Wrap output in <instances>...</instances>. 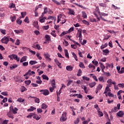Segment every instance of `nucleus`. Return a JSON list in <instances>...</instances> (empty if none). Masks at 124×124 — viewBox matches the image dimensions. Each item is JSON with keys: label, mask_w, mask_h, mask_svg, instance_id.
Masks as SVG:
<instances>
[{"label": "nucleus", "mask_w": 124, "mask_h": 124, "mask_svg": "<svg viewBox=\"0 0 124 124\" xmlns=\"http://www.w3.org/2000/svg\"><path fill=\"white\" fill-rule=\"evenodd\" d=\"M62 22L61 23L63 25L66 22V16L64 15H59L58 16L57 23H60V22Z\"/></svg>", "instance_id": "obj_1"}, {"label": "nucleus", "mask_w": 124, "mask_h": 124, "mask_svg": "<svg viewBox=\"0 0 124 124\" xmlns=\"http://www.w3.org/2000/svg\"><path fill=\"white\" fill-rule=\"evenodd\" d=\"M95 12H96V13L98 15H99L100 18L102 21H107V20H106L105 18H103V17H102V16H104V17H107V16H108V14H106L104 13H100V12H99V11H98V10L95 11Z\"/></svg>", "instance_id": "obj_2"}, {"label": "nucleus", "mask_w": 124, "mask_h": 124, "mask_svg": "<svg viewBox=\"0 0 124 124\" xmlns=\"http://www.w3.org/2000/svg\"><path fill=\"white\" fill-rule=\"evenodd\" d=\"M76 37L77 38H79V42H82V40H83V36H82V30H81V29H79L78 31Z\"/></svg>", "instance_id": "obj_3"}, {"label": "nucleus", "mask_w": 124, "mask_h": 124, "mask_svg": "<svg viewBox=\"0 0 124 124\" xmlns=\"http://www.w3.org/2000/svg\"><path fill=\"white\" fill-rule=\"evenodd\" d=\"M8 58L10 59V60H15L17 62H20V58H18V56L16 54H12L8 56Z\"/></svg>", "instance_id": "obj_4"}, {"label": "nucleus", "mask_w": 124, "mask_h": 124, "mask_svg": "<svg viewBox=\"0 0 124 124\" xmlns=\"http://www.w3.org/2000/svg\"><path fill=\"white\" fill-rule=\"evenodd\" d=\"M1 42L4 44H7L9 42V38L8 37L4 36L1 39Z\"/></svg>", "instance_id": "obj_5"}, {"label": "nucleus", "mask_w": 124, "mask_h": 124, "mask_svg": "<svg viewBox=\"0 0 124 124\" xmlns=\"http://www.w3.org/2000/svg\"><path fill=\"white\" fill-rule=\"evenodd\" d=\"M60 121L61 122H65V121H66V112H63L60 118Z\"/></svg>", "instance_id": "obj_6"}, {"label": "nucleus", "mask_w": 124, "mask_h": 124, "mask_svg": "<svg viewBox=\"0 0 124 124\" xmlns=\"http://www.w3.org/2000/svg\"><path fill=\"white\" fill-rule=\"evenodd\" d=\"M33 74H35V72H34V71H31V70H29V71L25 73V75H24V77H26V76H31V75H33Z\"/></svg>", "instance_id": "obj_7"}, {"label": "nucleus", "mask_w": 124, "mask_h": 124, "mask_svg": "<svg viewBox=\"0 0 124 124\" xmlns=\"http://www.w3.org/2000/svg\"><path fill=\"white\" fill-rule=\"evenodd\" d=\"M40 93H41L44 95H48L49 94V91L47 89L41 90H40Z\"/></svg>", "instance_id": "obj_8"}, {"label": "nucleus", "mask_w": 124, "mask_h": 124, "mask_svg": "<svg viewBox=\"0 0 124 124\" xmlns=\"http://www.w3.org/2000/svg\"><path fill=\"white\" fill-rule=\"evenodd\" d=\"M46 19V17H44V15H42L39 18V21L40 22V23H44Z\"/></svg>", "instance_id": "obj_9"}, {"label": "nucleus", "mask_w": 124, "mask_h": 124, "mask_svg": "<svg viewBox=\"0 0 124 124\" xmlns=\"http://www.w3.org/2000/svg\"><path fill=\"white\" fill-rule=\"evenodd\" d=\"M11 108H10V111L7 113V116L9 118L11 119H14V116H13V114L11 112Z\"/></svg>", "instance_id": "obj_10"}, {"label": "nucleus", "mask_w": 124, "mask_h": 124, "mask_svg": "<svg viewBox=\"0 0 124 124\" xmlns=\"http://www.w3.org/2000/svg\"><path fill=\"white\" fill-rule=\"evenodd\" d=\"M106 68H107V69H108V67L109 68H114V65H113V63H112L111 64L106 63Z\"/></svg>", "instance_id": "obj_11"}, {"label": "nucleus", "mask_w": 124, "mask_h": 124, "mask_svg": "<svg viewBox=\"0 0 124 124\" xmlns=\"http://www.w3.org/2000/svg\"><path fill=\"white\" fill-rule=\"evenodd\" d=\"M68 10L69 11V15H75V12H74V10L70 8H68Z\"/></svg>", "instance_id": "obj_12"}, {"label": "nucleus", "mask_w": 124, "mask_h": 124, "mask_svg": "<svg viewBox=\"0 0 124 124\" xmlns=\"http://www.w3.org/2000/svg\"><path fill=\"white\" fill-rule=\"evenodd\" d=\"M110 87L108 85L105 90V92H104V93H110L111 92V90L110 89Z\"/></svg>", "instance_id": "obj_13"}, {"label": "nucleus", "mask_w": 124, "mask_h": 124, "mask_svg": "<svg viewBox=\"0 0 124 124\" xmlns=\"http://www.w3.org/2000/svg\"><path fill=\"white\" fill-rule=\"evenodd\" d=\"M14 31L17 34H19V33H24V31H23L21 29H19L18 30H14Z\"/></svg>", "instance_id": "obj_14"}, {"label": "nucleus", "mask_w": 124, "mask_h": 124, "mask_svg": "<svg viewBox=\"0 0 124 124\" xmlns=\"http://www.w3.org/2000/svg\"><path fill=\"white\" fill-rule=\"evenodd\" d=\"M15 80L16 82H20V83L23 82V79H21V78L20 77H15Z\"/></svg>", "instance_id": "obj_15"}, {"label": "nucleus", "mask_w": 124, "mask_h": 124, "mask_svg": "<svg viewBox=\"0 0 124 124\" xmlns=\"http://www.w3.org/2000/svg\"><path fill=\"white\" fill-rule=\"evenodd\" d=\"M28 59V57L27 56H23L21 58L20 60V62H26Z\"/></svg>", "instance_id": "obj_16"}, {"label": "nucleus", "mask_w": 124, "mask_h": 124, "mask_svg": "<svg viewBox=\"0 0 124 124\" xmlns=\"http://www.w3.org/2000/svg\"><path fill=\"white\" fill-rule=\"evenodd\" d=\"M124 111H119L117 113V115L118 117H120V118H122L123 117V116H124Z\"/></svg>", "instance_id": "obj_17"}, {"label": "nucleus", "mask_w": 124, "mask_h": 124, "mask_svg": "<svg viewBox=\"0 0 124 124\" xmlns=\"http://www.w3.org/2000/svg\"><path fill=\"white\" fill-rule=\"evenodd\" d=\"M31 98H34V101L36 103H39L40 102V100L39 98L36 97L31 96Z\"/></svg>", "instance_id": "obj_18"}, {"label": "nucleus", "mask_w": 124, "mask_h": 124, "mask_svg": "<svg viewBox=\"0 0 124 124\" xmlns=\"http://www.w3.org/2000/svg\"><path fill=\"white\" fill-rule=\"evenodd\" d=\"M52 87H49V91L50 93H53V91L55 89H56V85H54V84L51 85Z\"/></svg>", "instance_id": "obj_19"}, {"label": "nucleus", "mask_w": 124, "mask_h": 124, "mask_svg": "<svg viewBox=\"0 0 124 124\" xmlns=\"http://www.w3.org/2000/svg\"><path fill=\"white\" fill-rule=\"evenodd\" d=\"M103 52V55H105V56H107V55H108L109 54V50L108 49H104L102 50Z\"/></svg>", "instance_id": "obj_20"}, {"label": "nucleus", "mask_w": 124, "mask_h": 124, "mask_svg": "<svg viewBox=\"0 0 124 124\" xmlns=\"http://www.w3.org/2000/svg\"><path fill=\"white\" fill-rule=\"evenodd\" d=\"M66 69L68 71H72V70H73V67L71 66H67L66 67Z\"/></svg>", "instance_id": "obj_21"}, {"label": "nucleus", "mask_w": 124, "mask_h": 124, "mask_svg": "<svg viewBox=\"0 0 124 124\" xmlns=\"http://www.w3.org/2000/svg\"><path fill=\"white\" fill-rule=\"evenodd\" d=\"M65 56L67 59H69V54H68V50L64 49Z\"/></svg>", "instance_id": "obj_22"}, {"label": "nucleus", "mask_w": 124, "mask_h": 124, "mask_svg": "<svg viewBox=\"0 0 124 124\" xmlns=\"http://www.w3.org/2000/svg\"><path fill=\"white\" fill-rule=\"evenodd\" d=\"M96 85V82H93L89 83V85L90 88H93Z\"/></svg>", "instance_id": "obj_23"}, {"label": "nucleus", "mask_w": 124, "mask_h": 124, "mask_svg": "<svg viewBox=\"0 0 124 124\" xmlns=\"http://www.w3.org/2000/svg\"><path fill=\"white\" fill-rule=\"evenodd\" d=\"M36 108H34V107H31L30 108L27 109L28 112H31L34 110H36Z\"/></svg>", "instance_id": "obj_24"}, {"label": "nucleus", "mask_w": 124, "mask_h": 124, "mask_svg": "<svg viewBox=\"0 0 124 124\" xmlns=\"http://www.w3.org/2000/svg\"><path fill=\"white\" fill-rule=\"evenodd\" d=\"M47 107L48 106L45 103L42 104L41 105V108L42 109H44V110L46 109Z\"/></svg>", "instance_id": "obj_25"}, {"label": "nucleus", "mask_w": 124, "mask_h": 124, "mask_svg": "<svg viewBox=\"0 0 124 124\" xmlns=\"http://www.w3.org/2000/svg\"><path fill=\"white\" fill-rule=\"evenodd\" d=\"M54 62L56 63L57 65L59 66V67H61V63H60L58 59H54Z\"/></svg>", "instance_id": "obj_26"}, {"label": "nucleus", "mask_w": 124, "mask_h": 124, "mask_svg": "<svg viewBox=\"0 0 124 124\" xmlns=\"http://www.w3.org/2000/svg\"><path fill=\"white\" fill-rule=\"evenodd\" d=\"M107 83H108V87H111V86H112V79H108L107 80Z\"/></svg>", "instance_id": "obj_27"}, {"label": "nucleus", "mask_w": 124, "mask_h": 124, "mask_svg": "<svg viewBox=\"0 0 124 124\" xmlns=\"http://www.w3.org/2000/svg\"><path fill=\"white\" fill-rule=\"evenodd\" d=\"M33 26H34L36 29H38V22L37 21H34L33 23Z\"/></svg>", "instance_id": "obj_28"}, {"label": "nucleus", "mask_w": 124, "mask_h": 124, "mask_svg": "<svg viewBox=\"0 0 124 124\" xmlns=\"http://www.w3.org/2000/svg\"><path fill=\"white\" fill-rule=\"evenodd\" d=\"M21 19V17H19V18H17L16 20V23L17 25H21V24H22V20H20Z\"/></svg>", "instance_id": "obj_29"}, {"label": "nucleus", "mask_w": 124, "mask_h": 124, "mask_svg": "<svg viewBox=\"0 0 124 124\" xmlns=\"http://www.w3.org/2000/svg\"><path fill=\"white\" fill-rule=\"evenodd\" d=\"M111 7H112V8H113V9H115V10H119L121 9V8H120L119 7H117L114 4H112Z\"/></svg>", "instance_id": "obj_30"}, {"label": "nucleus", "mask_w": 124, "mask_h": 124, "mask_svg": "<svg viewBox=\"0 0 124 124\" xmlns=\"http://www.w3.org/2000/svg\"><path fill=\"white\" fill-rule=\"evenodd\" d=\"M42 77L44 80H47V81L49 80V78H48V76H46V75H43Z\"/></svg>", "instance_id": "obj_31"}, {"label": "nucleus", "mask_w": 124, "mask_h": 124, "mask_svg": "<svg viewBox=\"0 0 124 124\" xmlns=\"http://www.w3.org/2000/svg\"><path fill=\"white\" fill-rule=\"evenodd\" d=\"M99 63L100 64V67L101 68V69H105V66H104L103 63L99 62Z\"/></svg>", "instance_id": "obj_32"}, {"label": "nucleus", "mask_w": 124, "mask_h": 124, "mask_svg": "<svg viewBox=\"0 0 124 124\" xmlns=\"http://www.w3.org/2000/svg\"><path fill=\"white\" fill-rule=\"evenodd\" d=\"M94 14L95 15V16L96 17V18L97 19V22H99V21H100V18H99L98 17V16L97 15H98V14L97 13H96V12H94Z\"/></svg>", "instance_id": "obj_33"}, {"label": "nucleus", "mask_w": 124, "mask_h": 124, "mask_svg": "<svg viewBox=\"0 0 124 124\" xmlns=\"http://www.w3.org/2000/svg\"><path fill=\"white\" fill-rule=\"evenodd\" d=\"M108 46V44L106 43L104 45H102L101 46L100 48L102 50V49H104L105 48H106V47H107Z\"/></svg>", "instance_id": "obj_34"}, {"label": "nucleus", "mask_w": 124, "mask_h": 124, "mask_svg": "<svg viewBox=\"0 0 124 124\" xmlns=\"http://www.w3.org/2000/svg\"><path fill=\"white\" fill-rule=\"evenodd\" d=\"M89 68H92L93 70L95 69V66H94L93 64H90L88 66Z\"/></svg>", "instance_id": "obj_35"}, {"label": "nucleus", "mask_w": 124, "mask_h": 124, "mask_svg": "<svg viewBox=\"0 0 124 124\" xmlns=\"http://www.w3.org/2000/svg\"><path fill=\"white\" fill-rule=\"evenodd\" d=\"M45 38L46 39V41H50L51 40V37L49 35H46Z\"/></svg>", "instance_id": "obj_36"}, {"label": "nucleus", "mask_w": 124, "mask_h": 124, "mask_svg": "<svg viewBox=\"0 0 124 124\" xmlns=\"http://www.w3.org/2000/svg\"><path fill=\"white\" fill-rule=\"evenodd\" d=\"M17 111H18V108H12V112L13 114H17Z\"/></svg>", "instance_id": "obj_37"}, {"label": "nucleus", "mask_w": 124, "mask_h": 124, "mask_svg": "<svg viewBox=\"0 0 124 124\" xmlns=\"http://www.w3.org/2000/svg\"><path fill=\"white\" fill-rule=\"evenodd\" d=\"M50 34H51V35H52V36H53L54 37H57V34L56 33V31H52L50 33Z\"/></svg>", "instance_id": "obj_38"}, {"label": "nucleus", "mask_w": 124, "mask_h": 124, "mask_svg": "<svg viewBox=\"0 0 124 124\" xmlns=\"http://www.w3.org/2000/svg\"><path fill=\"white\" fill-rule=\"evenodd\" d=\"M44 12L42 13V15H44V14H46L48 12V8L47 7H44Z\"/></svg>", "instance_id": "obj_39"}, {"label": "nucleus", "mask_w": 124, "mask_h": 124, "mask_svg": "<svg viewBox=\"0 0 124 124\" xmlns=\"http://www.w3.org/2000/svg\"><path fill=\"white\" fill-rule=\"evenodd\" d=\"M82 17H83V19L87 18V14L85 12H82Z\"/></svg>", "instance_id": "obj_40"}, {"label": "nucleus", "mask_w": 124, "mask_h": 124, "mask_svg": "<svg viewBox=\"0 0 124 124\" xmlns=\"http://www.w3.org/2000/svg\"><path fill=\"white\" fill-rule=\"evenodd\" d=\"M37 62L34 61H31L29 62L30 64H31V65H33V64H35V63H37Z\"/></svg>", "instance_id": "obj_41"}, {"label": "nucleus", "mask_w": 124, "mask_h": 124, "mask_svg": "<svg viewBox=\"0 0 124 124\" xmlns=\"http://www.w3.org/2000/svg\"><path fill=\"white\" fill-rule=\"evenodd\" d=\"M82 79L84 81H90V78H88L86 76L82 77Z\"/></svg>", "instance_id": "obj_42"}, {"label": "nucleus", "mask_w": 124, "mask_h": 124, "mask_svg": "<svg viewBox=\"0 0 124 124\" xmlns=\"http://www.w3.org/2000/svg\"><path fill=\"white\" fill-rule=\"evenodd\" d=\"M92 63L93 64H94L95 66H97L98 65V62H97V61L93 60V61H92Z\"/></svg>", "instance_id": "obj_43"}, {"label": "nucleus", "mask_w": 124, "mask_h": 124, "mask_svg": "<svg viewBox=\"0 0 124 124\" xmlns=\"http://www.w3.org/2000/svg\"><path fill=\"white\" fill-rule=\"evenodd\" d=\"M0 32L1 33H2V34H6V30H5L0 29Z\"/></svg>", "instance_id": "obj_44"}, {"label": "nucleus", "mask_w": 124, "mask_h": 124, "mask_svg": "<svg viewBox=\"0 0 124 124\" xmlns=\"http://www.w3.org/2000/svg\"><path fill=\"white\" fill-rule=\"evenodd\" d=\"M82 22L83 23V24H85V25H87V26H90V23H89L86 20H82Z\"/></svg>", "instance_id": "obj_45"}, {"label": "nucleus", "mask_w": 124, "mask_h": 124, "mask_svg": "<svg viewBox=\"0 0 124 124\" xmlns=\"http://www.w3.org/2000/svg\"><path fill=\"white\" fill-rule=\"evenodd\" d=\"M118 110L117 107H115L111 109V112H117Z\"/></svg>", "instance_id": "obj_46"}, {"label": "nucleus", "mask_w": 124, "mask_h": 124, "mask_svg": "<svg viewBox=\"0 0 124 124\" xmlns=\"http://www.w3.org/2000/svg\"><path fill=\"white\" fill-rule=\"evenodd\" d=\"M102 87H103V86L102 85V84H99L97 86V90H99V91H100V90H101V89H102Z\"/></svg>", "instance_id": "obj_47"}, {"label": "nucleus", "mask_w": 124, "mask_h": 124, "mask_svg": "<svg viewBox=\"0 0 124 124\" xmlns=\"http://www.w3.org/2000/svg\"><path fill=\"white\" fill-rule=\"evenodd\" d=\"M74 31V27H71L70 28L67 32L68 33H70V32H71L72 31Z\"/></svg>", "instance_id": "obj_48"}, {"label": "nucleus", "mask_w": 124, "mask_h": 124, "mask_svg": "<svg viewBox=\"0 0 124 124\" xmlns=\"http://www.w3.org/2000/svg\"><path fill=\"white\" fill-rule=\"evenodd\" d=\"M67 33H68L67 31H63L61 34L60 36H63L64 35H65V34H67Z\"/></svg>", "instance_id": "obj_49"}, {"label": "nucleus", "mask_w": 124, "mask_h": 124, "mask_svg": "<svg viewBox=\"0 0 124 124\" xmlns=\"http://www.w3.org/2000/svg\"><path fill=\"white\" fill-rule=\"evenodd\" d=\"M24 22L25 23H27V24H29L30 23V20H29V17L28 16H26L24 19Z\"/></svg>", "instance_id": "obj_50"}, {"label": "nucleus", "mask_w": 124, "mask_h": 124, "mask_svg": "<svg viewBox=\"0 0 124 124\" xmlns=\"http://www.w3.org/2000/svg\"><path fill=\"white\" fill-rule=\"evenodd\" d=\"M25 91H27V89H26L25 86H22L21 88V93H24V92H25Z\"/></svg>", "instance_id": "obj_51"}, {"label": "nucleus", "mask_w": 124, "mask_h": 124, "mask_svg": "<svg viewBox=\"0 0 124 124\" xmlns=\"http://www.w3.org/2000/svg\"><path fill=\"white\" fill-rule=\"evenodd\" d=\"M17 101H18V102H20V103H22V102H24V101H25V99L20 98L17 100Z\"/></svg>", "instance_id": "obj_52"}, {"label": "nucleus", "mask_w": 124, "mask_h": 124, "mask_svg": "<svg viewBox=\"0 0 124 124\" xmlns=\"http://www.w3.org/2000/svg\"><path fill=\"white\" fill-rule=\"evenodd\" d=\"M81 74H82V70L79 69L77 74V76L80 77L81 76Z\"/></svg>", "instance_id": "obj_53"}, {"label": "nucleus", "mask_w": 124, "mask_h": 124, "mask_svg": "<svg viewBox=\"0 0 124 124\" xmlns=\"http://www.w3.org/2000/svg\"><path fill=\"white\" fill-rule=\"evenodd\" d=\"M43 29L45 30V31H47V30L49 29V25L43 26Z\"/></svg>", "instance_id": "obj_54"}, {"label": "nucleus", "mask_w": 124, "mask_h": 124, "mask_svg": "<svg viewBox=\"0 0 124 124\" xmlns=\"http://www.w3.org/2000/svg\"><path fill=\"white\" fill-rule=\"evenodd\" d=\"M11 20L12 21V22H15V21L16 20V17L15 16H12L10 18Z\"/></svg>", "instance_id": "obj_55"}, {"label": "nucleus", "mask_w": 124, "mask_h": 124, "mask_svg": "<svg viewBox=\"0 0 124 124\" xmlns=\"http://www.w3.org/2000/svg\"><path fill=\"white\" fill-rule=\"evenodd\" d=\"M99 62H106V57H104L103 58H102L101 59H100L99 60Z\"/></svg>", "instance_id": "obj_56"}, {"label": "nucleus", "mask_w": 124, "mask_h": 124, "mask_svg": "<svg viewBox=\"0 0 124 124\" xmlns=\"http://www.w3.org/2000/svg\"><path fill=\"white\" fill-rule=\"evenodd\" d=\"M98 80H99V81H100V82H102L103 83L104 82V79L103 77H99L98 78Z\"/></svg>", "instance_id": "obj_57"}, {"label": "nucleus", "mask_w": 124, "mask_h": 124, "mask_svg": "<svg viewBox=\"0 0 124 124\" xmlns=\"http://www.w3.org/2000/svg\"><path fill=\"white\" fill-rule=\"evenodd\" d=\"M25 83L26 85H30V84H31V80H26L25 81Z\"/></svg>", "instance_id": "obj_58"}, {"label": "nucleus", "mask_w": 124, "mask_h": 124, "mask_svg": "<svg viewBox=\"0 0 124 124\" xmlns=\"http://www.w3.org/2000/svg\"><path fill=\"white\" fill-rule=\"evenodd\" d=\"M44 56L45 57V59H47L48 58H50V55H49V54L48 53H45L44 54Z\"/></svg>", "instance_id": "obj_59"}, {"label": "nucleus", "mask_w": 124, "mask_h": 124, "mask_svg": "<svg viewBox=\"0 0 124 124\" xmlns=\"http://www.w3.org/2000/svg\"><path fill=\"white\" fill-rule=\"evenodd\" d=\"M21 15L22 17L21 18H25V16H26V12H21Z\"/></svg>", "instance_id": "obj_60"}, {"label": "nucleus", "mask_w": 124, "mask_h": 124, "mask_svg": "<svg viewBox=\"0 0 124 124\" xmlns=\"http://www.w3.org/2000/svg\"><path fill=\"white\" fill-rule=\"evenodd\" d=\"M15 45L19 46L20 45V40L19 39H16Z\"/></svg>", "instance_id": "obj_61"}, {"label": "nucleus", "mask_w": 124, "mask_h": 124, "mask_svg": "<svg viewBox=\"0 0 124 124\" xmlns=\"http://www.w3.org/2000/svg\"><path fill=\"white\" fill-rule=\"evenodd\" d=\"M71 48H72L73 49H77V46H76V45L75 44L74 45H71Z\"/></svg>", "instance_id": "obj_62"}, {"label": "nucleus", "mask_w": 124, "mask_h": 124, "mask_svg": "<svg viewBox=\"0 0 124 124\" xmlns=\"http://www.w3.org/2000/svg\"><path fill=\"white\" fill-rule=\"evenodd\" d=\"M118 86L120 88H124V83H119L118 84Z\"/></svg>", "instance_id": "obj_63"}, {"label": "nucleus", "mask_w": 124, "mask_h": 124, "mask_svg": "<svg viewBox=\"0 0 124 124\" xmlns=\"http://www.w3.org/2000/svg\"><path fill=\"white\" fill-rule=\"evenodd\" d=\"M119 73L121 74L122 73H124V67H123L121 68V70L119 72Z\"/></svg>", "instance_id": "obj_64"}]
</instances>
